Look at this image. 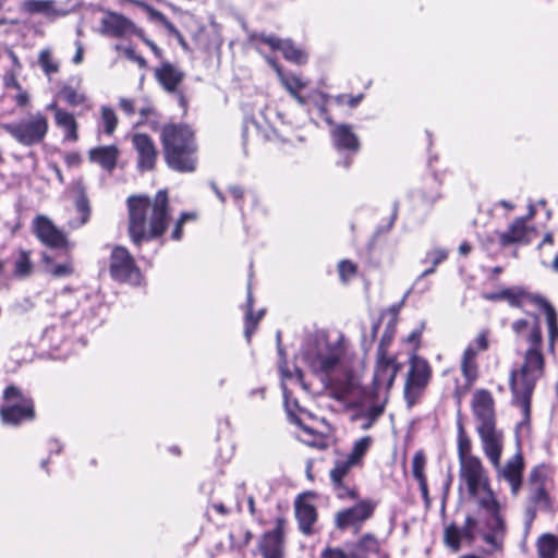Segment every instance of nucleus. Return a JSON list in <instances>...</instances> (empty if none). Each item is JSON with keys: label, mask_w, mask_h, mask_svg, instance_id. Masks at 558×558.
<instances>
[{"label": "nucleus", "mask_w": 558, "mask_h": 558, "mask_svg": "<svg viewBox=\"0 0 558 558\" xmlns=\"http://www.w3.org/2000/svg\"><path fill=\"white\" fill-rule=\"evenodd\" d=\"M482 298L490 302L506 301L510 307L520 308L531 319L519 318L511 324L513 333L523 339L527 348L522 353L521 363L509 373L511 404L522 413V424H530L532 416V398L537 383L546 372V357L543 351L544 339L541 317L530 307L545 314L548 328V349L555 351L558 340V314L554 305L542 294L531 292L527 288L513 286L497 292H486Z\"/></svg>", "instance_id": "obj_1"}, {"label": "nucleus", "mask_w": 558, "mask_h": 558, "mask_svg": "<svg viewBox=\"0 0 558 558\" xmlns=\"http://www.w3.org/2000/svg\"><path fill=\"white\" fill-rule=\"evenodd\" d=\"M126 207L128 233L136 247L165 235L172 211L167 190H159L154 197L131 195L126 199Z\"/></svg>", "instance_id": "obj_2"}, {"label": "nucleus", "mask_w": 558, "mask_h": 558, "mask_svg": "<svg viewBox=\"0 0 558 558\" xmlns=\"http://www.w3.org/2000/svg\"><path fill=\"white\" fill-rule=\"evenodd\" d=\"M160 143L167 166L177 172H193L197 167L198 145L186 123L169 122L160 129Z\"/></svg>", "instance_id": "obj_3"}, {"label": "nucleus", "mask_w": 558, "mask_h": 558, "mask_svg": "<svg viewBox=\"0 0 558 558\" xmlns=\"http://www.w3.org/2000/svg\"><path fill=\"white\" fill-rule=\"evenodd\" d=\"M472 414L483 451L496 468L500 464L504 448V433L497 429L496 403L493 393L485 388L476 389L471 399Z\"/></svg>", "instance_id": "obj_4"}, {"label": "nucleus", "mask_w": 558, "mask_h": 558, "mask_svg": "<svg viewBox=\"0 0 558 558\" xmlns=\"http://www.w3.org/2000/svg\"><path fill=\"white\" fill-rule=\"evenodd\" d=\"M37 417L36 404L29 393H25L16 385H8L2 391L0 421L3 425L19 427L31 423Z\"/></svg>", "instance_id": "obj_5"}, {"label": "nucleus", "mask_w": 558, "mask_h": 558, "mask_svg": "<svg viewBox=\"0 0 558 558\" xmlns=\"http://www.w3.org/2000/svg\"><path fill=\"white\" fill-rule=\"evenodd\" d=\"M0 128L19 144L31 147L44 143L49 131V120L45 113L37 111L16 122L1 123Z\"/></svg>", "instance_id": "obj_6"}, {"label": "nucleus", "mask_w": 558, "mask_h": 558, "mask_svg": "<svg viewBox=\"0 0 558 558\" xmlns=\"http://www.w3.org/2000/svg\"><path fill=\"white\" fill-rule=\"evenodd\" d=\"M432 378L430 363L422 356L412 355L409 360V369L403 387V398L409 408L421 401Z\"/></svg>", "instance_id": "obj_7"}, {"label": "nucleus", "mask_w": 558, "mask_h": 558, "mask_svg": "<svg viewBox=\"0 0 558 558\" xmlns=\"http://www.w3.org/2000/svg\"><path fill=\"white\" fill-rule=\"evenodd\" d=\"M554 470L549 464L539 463L533 466L527 477V502L533 511L553 509V498L548 485L553 484Z\"/></svg>", "instance_id": "obj_8"}, {"label": "nucleus", "mask_w": 558, "mask_h": 558, "mask_svg": "<svg viewBox=\"0 0 558 558\" xmlns=\"http://www.w3.org/2000/svg\"><path fill=\"white\" fill-rule=\"evenodd\" d=\"M108 269L110 278L118 283L140 286L143 274L132 253L123 245L112 247Z\"/></svg>", "instance_id": "obj_9"}, {"label": "nucleus", "mask_w": 558, "mask_h": 558, "mask_svg": "<svg viewBox=\"0 0 558 558\" xmlns=\"http://www.w3.org/2000/svg\"><path fill=\"white\" fill-rule=\"evenodd\" d=\"M377 506L378 502L372 498H357L354 505L342 508L335 513L333 525L341 532L360 533L365 523L374 517Z\"/></svg>", "instance_id": "obj_10"}, {"label": "nucleus", "mask_w": 558, "mask_h": 558, "mask_svg": "<svg viewBox=\"0 0 558 558\" xmlns=\"http://www.w3.org/2000/svg\"><path fill=\"white\" fill-rule=\"evenodd\" d=\"M478 502L481 508L488 513V518L485 520V526L488 532L483 535V539L496 550H501L507 525L501 514L500 504L493 492H489V495L481 498Z\"/></svg>", "instance_id": "obj_11"}, {"label": "nucleus", "mask_w": 558, "mask_h": 558, "mask_svg": "<svg viewBox=\"0 0 558 558\" xmlns=\"http://www.w3.org/2000/svg\"><path fill=\"white\" fill-rule=\"evenodd\" d=\"M399 371L400 364L398 363L396 355L376 354L372 379L373 396L378 397L381 389H385L386 392H389L395 384Z\"/></svg>", "instance_id": "obj_12"}, {"label": "nucleus", "mask_w": 558, "mask_h": 558, "mask_svg": "<svg viewBox=\"0 0 558 558\" xmlns=\"http://www.w3.org/2000/svg\"><path fill=\"white\" fill-rule=\"evenodd\" d=\"M184 77L185 74L170 62H163L159 68L155 69L156 81L165 92L173 94L177 97L178 104L185 116L189 110V99L180 88Z\"/></svg>", "instance_id": "obj_13"}, {"label": "nucleus", "mask_w": 558, "mask_h": 558, "mask_svg": "<svg viewBox=\"0 0 558 558\" xmlns=\"http://www.w3.org/2000/svg\"><path fill=\"white\" fill-rule=\"evenodd\" d=\"M460 471L459 475L464 481L468 493L475 497L482 489L489 495L490 489L489 478L484 469V465L478 457L469 458L466 460L459 461Z\"/></svg>", "instance_id": "obj_14"}, {"label": "nucleus", "mask_w": 558, "mask_h": 558, "mask_svg": "<svg viewBox=\"0 0 558 558\" xmlns=\"http://www.w3.org/2000/svg\"><path fill=\"white\" fill-rule=\"evenodd\" d=\"M286 526L287 519L279 515L274 529L260 535L257 548L263 558H284Z\"/></svg>", "instance_id": "obj_15"}, {"label": "nucleus", "mask_w": 558, "mask_h": 558, "mask_svg": "<svg viewBox=\"0 0 558 558\" xmlns=\"http://www.w3.org/2000/svg\"><path fill=\"white\" fill-rule=\"evenodd\" d=\"M343 355V347L328 343L324 349L308 353L306 360L314 374L328 376L338 367Z\"/></svg>", "instance_id": "obj_16"}, {"label": "nucleus", "mask_w": 558, "mask_h": 558, "mask_svg": "<svg viewBox=\"0 0 558 558\" xmlns=\"http://www.w3.org/2000/svg\"><path fill=\"white\" fill-rule=\"evenodd\" d=\"M34 233L47 247L63 251L71 250V244L65 233L58 229L53 222L45 216H38L35 219Z\"/></svg>", "instance_id": "obj_17"}, {"label": "nucleus", "mask_w": 558, "mask_h": 558, "mask_svg": "<svg viewBox=\"0 0 558 558\" xmlns=\"http://www.w3.org/2000/svg\"><path fill=\"white\" fill-rule=\"evenodd\" d=\"M100 29L104 35L113 38H123L128 35L142 36L143 33L130 19L112 11H108L101 19Z\"/></svg>", "instance_id": "obj_18"}, {"label": "nucleus", "mask_w": 558, "mask_h": 558, "mask_svg": "<svg viewBox=\"0 0 558 558\" xmlns=\"http://www.w3.org/2000/svg\"><path fill=\"white\" fill-rule=\"evenodd\" d=\"M534 228L527 225V218H515L509 225L507 230L498 233V243L500 247L511 245H527L532 241Z\"/></svg>", "instance_id": "obj_19"}, {"label": "nucleus", "mask_w": 558, "mask_h": 558, "mask_svg": "<svg viewBox=\"0 0 558 558\" xmlns=\"http://www.w3.org/2000/svg\"><path fill=\"white\" fill-rule=\"evenodd\" d=\"M307 496L315 497V494L307 492L295 498L294 512L300 532L303 535L310 536L315 533L314 524L317 522L318 512L316 507L305 499Z\"/></svg>", "instance_id": "obj_20"}, {"label": "nucleus", "mask_w": 558, "mask_h": 558, "mask_svg": "<svg viewBox=\"0 0 558 558\" xmlns=\"http://www.w3.org/2000/svg\"><path fill=\"white\" fill-rule=\"evenodd\" d=\"M132 145L137 154V169L150 171L155 168L158 151L153 138L145 133H136L132 136Z\"/></svg>", "instance_id": "obj_21"}, {"label": "nucleus", "mask_w": 558, "mask_h": 558, "mask_svg": "<svg viewBox=\"0 0 558 558\" xmlns=\"http://www.w3.org/2000/svg\"><path fill=\"white\" fill-rule=\"evenodd\" d=\"M348 558H372L381 551L380 539L371 532L361 534L354 542L345 544Z\"/></svg>", "instance_id": "obj_22"}, {"label": "nucleus", "mask_w": 558, "mask_h": 558, "mask_svg": "<svg viewBox=\"0 0 558 558\" xmlns=\"http://www.w3.org/2000/svg\"><path fill=\"white\" fill-rule=\"evenodd\" d=\"M332 145L338 151L357 154L361 143L349 124H339L331 131Z\"/></svg>", "instance_id": "obj_23"}, {"label": "nucleus", "mask_w": 558, "mask_h": 558, "mask_svg": "<svg viewBox=\"0 0 558 558\" xmlns=\"http://www.w3.org/2000/svg\"><path fill=\"white\" fill-rule=\"evenodd\" d=\"M35 269L31 251L19 250L12 263V270L4 276V286L8 287L11 280H25L29 278Z\"/></svg>", "instance_id": "obj_24"}, {"label": "nucleus", "mask_w": 558, "mask_h": 558, "mask_svg": "<svg viewBox=\"0 0 558 558\" xmlns=\"http://www.w3.org/2000/svg\"><path fill=\"white\" fill-rule=\"evenodd\" d=\"M120 150L117 145L97 146L88 150L89 161L109 173L117 168Z\"/></svg>", "instance_id": "obj_25"}, {"label": "nucleus", "mask_w": 558, "mask_h": 558, "mask_svg": "<svg viewBox=\"0 0 558 558\" xmlns=\"http://www.w3.org/2000/svg\"><path fill=\"white\" fill-rule=\"evenodd\" d=\"M524 470L523 457L519 453L509 460L501 470L504 478L509 483L512 495L517 496L522 486V474Z\"/></svg>", "instance_id": "obj_26"}, {"label": "nucleus", "mask_w": 558, "mask_h": 558, "mask_svg": "<svg viewBox=\"0 0 558 558\" xmlns=\"http://www.w3.org/2000/svg\"><path fill=\"white\" fill-rule=\"evenodd\" d=\"M65 252V259L63 263H56L53 258L44 253L41 256V262L44 264L45 270L53 278H65L71 277L75 272V267L73 264V258L70 251Z\"/></svg>", "instance_id": "obj_27"}, {"label": "nucleus", "mask_w": 558, "mask_h": 558, "mask_svg": "<svg viewBox=\"0 0 558 558\" xmlns=\"http://www.w3.org/2000/svg\"><path fill=\"white\" fill-rule=\"evenodd\" d=\"M50 108L54 109L56 124L64 131V138L71 142L78 140V124L73 113L51 105Z\"/></svg>", "instance_id": "obj_28"}, {"label": "nucleus", "mask_w": 558, "mask_h": 558, "mask_svg": "<svg viewBox=\"0 0 558 558\" xmlns=\"http://www.w3.org/2000/svg\"><path fill=\"white\" fill-rule=\"evenodd\" d=\"M460 368L463 378H466L465 387L475 384L478 378L477 350L472 344L463 351Z\"/></svg>", "instance_id": "obj_29"}, {"label": "nucleus", "mask_w": 558, "mask_h": 558, "mask_svg": "<svg viewBox=\"0 0 558 558\" xmlns=\"http://www.w3.org/2000/svg\"><path fill=\"white\" fill-rule=\"evenodd\" d=\"M121 3L134 4L144 10L151 21L161 24L171 35L181 37V33L177 26L160 11L156 10L153 5L144 0H120Z\"/></svg>", "instance_id": "obj_30"}, {"label": "nucleus", "mask_w": 558, "mask_h": 558, "mask_svg": "<svg viewBox=\"0 0 558 558\" xmlns=\"http://www.w3.org/2000/svg\"><path fill=\"white\" fill-rule=\"evenodd\" d=\"M20 10L27 15L41 14L48 19L59 15L53 0H24L20 4Z\"/></svg>", "instance_id": "obj_31"}, {"label": "nucleus", "mask_w": 558, "mask_h": 558, "mask_svg": "<svg viewBox=\"0 0 558 558\" xmlns=\"http://www.w3.org/2000/svg\"><path fill=\"white\" fill-rule=\"evenodd\" d=\"M298 425L302 432L300 440L304 445L318 450H326L329 447L328 436L325 433L315 430L302 423L301 420H298Z\"/></svg>", "instance_id": "obj_32"}, {"label": "nucleus", "mask_w": 558, "mask_h": 558, "mask_svg": "<svg viewBox=\"0 0 558 558\" xmlns=\"http://www.w3.org/2000/svg\"><path fill=\"white\" fill-rule=\"evenodd\" d=\"M336 497L340 500H356L360 496L359 487L353 478H329Z\"/></svg>", "instance_id": "obj_33"}, {"label": "nucleus", "mask_w": 558, "mask_h": 558, "mask_svg": "<svg viewBox=\"0 0 558 558\" xmlns=\"http://www.w3.org/2000/svg\"><path fill=\"white\" fill-rule=\"evenodd\" d=\"M440 185L436 177L426 178L417 192L422 203L434 205L441 197Z\"/></svg>", "instance_id": "obj_34"}, {"label": "nucleus", "mask_w": 558, "mask_h": 558, "mask_svg": "<svg viewBox=\"0 0 558 558\" xmlns=\"http://www.w3.org/2000/svg\"><path fill=\"white\" fill-rule=\"evenodd\" d=\"M374 442V439L372 436L366 435L359 439H356L353 442V446L347 456V459L350 460L352 463H354L357 466H363L364 459L369 451L372 445Z\"/></svg>", "instance_id": "obj_35"}, {"label": "nucleus", "mask_w": 558, "mask_h": 558, "mask_svg": "<svg viewBox=\"0 0 558 558\" xmlns=\"http://www.w3.org/2000/svg\"><path fill=\"white\" fill-rule=\"evenodd\" d=\"M59 93L62 100L70 107L82 106L87 110L92 107L85 93L81 92L77 87L65 84L60 88Z\"/></svg>", "instance_id": "obj_36"}, {"label": "nucleus", "mask_w": 558, "mask_h": 558, "mask_svg": "<svg viewBox=\"0 0 558 558\" xmlns=\"http://www.w3.org/2000/svg\"><path fill=\"white\" fill-rule=\"evenodd\" d=\"M538 558H558V538L551 533L542 534L536 542Z\"/></svg>", "instance_id": "obj_37"}, {"label": "nucleus", "mask_w": 558, "mask_h": 558, "mask_svg": "<svg viewBox=\"0 0 558 558\" xmlns=\"http://www.w3.org/2000/svg\"><path fill=\"white\" fill-rule=\"evenodd\" d=\"M457 451L459 461L466 460L469 458H475L476 456L472 454L471 438L469 437L461 418H459L457 422Z\"/></svg>", "instance_id": "obj_38"}, {"label": "nucleus", "mask_w": 558, "mask_h": 558, "mask_svg": "<svg viewBox=\"0 0 558 558\" xmlns=\"http://www.w3.org/2000/svg\"><path fill=\"white\" fill-rule=\"evenodd\" d=\"M449 256V251L442 247H436L426 252L425 257L422 259V264H429V267L424 269L422 277H427L436 271L438 265L444 263Z\"/></svg>", "instance_id": "obj_39"}, {"label": "nucleus", "mask_w": 558, "mask_h": 558, "mask_svg": "<svg viewBox=\"0 0 558 558\" xmlns=\"http://www.w3.org/2000/svg\"><path fill=\"white\" fill-rule=\"evenodd\" d=\"M387 398L383 403H377L368 407L366 410L360 411L354 415V420L356 418H365V423L362 424V429L366 430L371 428L376 421L384 414L386 407Z\"/></svg>", "instance_id": "obj_40"}, {"label": "nucleus", "mask_w": 558, "mask_h": 558, "mask_svg": "<svg viewBox=\"0 0 558 558\" xmlns=\"http://www.w3.org/2000/svg\"><path fill=\"white\" fill-rule=\"evenodd\" d=\"M268 62L274 66V69L278 72L281 77V82L286 89L290 93V95H296L298 92H301L305 87V82L301 80V77L296 75H283L281 73L280 66L277 64L275 60L268 59Z\"/></svg>", "instance_id": "obj_41"}, {"label": "nucleus", "mask_w": 558, "mask_h": 558, "mask_svg": "<svg viewBox=\"0 0 558 558\" xmlns=\"http://www.w3.org/2000/svg\"><path fill=\"white\" fill-rule=\"evenodd\" d=\"M10 57L12 60V68L4 73L3 85L5 88L21 89L22 85L17 81V72L21 70L22 65L14 52L11 51Z\"/></svg>", "instance_id": "obj_42"}, {"label": "nucleus", "mask_w": 558, "mask_h": 558, "mask_svg": "<svg viewBox=\"0 0 558 558\" xmlns=\"http://www.w3.org/2000/svg\"><path fill=\"white\" fill-rule=\"evenodd\" d=\"M265 310H259L257 312L253 311H246L245 317H244V336L246 340L250 342L252 339V336L256 331L259 322L265 315Z\"/></svg>", "instance_id": "obj_43"}, {"label": "nucleus", "mask_w": 558, "mask_h": 558, "mask_svg": "<svg viewBox=\"0 0 558 558\" xmlns=\"http://www.w3.org/2000/svg\"><path fill=\"white\" fill-rule=\"evenodd\" d=\"M100 124L104 133L111 136L118 125V117L114 110L108 106H102L100 109Z\"/></svg>", "instance_id": "obj_44"}, {"label": "nucleus", "mask_w": 558, "mask_h": 558, "mask_svg": "<svg viewBox=\"0 0 558 558\" xmlns=\"http://www.w3.org/2000/svg\"><path fill=\"white\" fill-rule=\"evenodd\" d=\"M280 51L288 61L296 64H304L307 61V54L290 40L284 41Z\"/></svg>", "instance_id": "obj_45"}, {"label": "nucleus", "mask_w": 558, "mask_h": 558, "mask_svg": "<svg viewBox=\"0 0 558 558\" xmlns=\"http://www.w3.org/2000/svg\"><path fill=\"white\" fill-rule=\"evenodd\" d=\"M339 279L343 284H348L357 276V265L350 259H341L337 265Z\"/></svg>", "instance_id": "obj_46"}, {"label": "nucleus", "mask_w": 558, "mask_h": 558, "mask_svg": "<svg viewBox=\"0 0 558 558\" xmlns=\"http://www.w3.org/2000/svg\"><path fill=\"white\" fill-rule=\"evenodd\" d=\"M75 209L76 213L80 215V225H85L88 222L90 218V205L88 197L84 191V189H81L76 198H75Z\"/></svg>", "instance_id": "obj_47"}, {"label": "nucleus", "mask_w": 558, "mask_h": 558, "mask_svg": "<svg viewBox=\"0 0 558 558\" xmlns=\"http://www.w3.org/2000/svg\"><path fill=\"white\" fill-rule=\"evenodd\" d=\"M461 531L454 523L446 526L444 533V542L447 547H449L452 551H459L461 548Z\"/></svg>", "instance_id": "obj_48"}, {"label": "nucleus", "mask_w": 558, "mask_h": 558, "mask_svg": "<svg viewBox=\"0 0 558 558\" xmlns=\"http://www.w3.org/2000/svg\"><path fill=\"white\" fill-rule=\"evenodd\" d=\"M427 459L425 452L421 449L415 451L412 459V474L416 481L427 480L425 474Z\"/></svg>", "instance_id": "obj_49"}, {"label": "nucleus", "mask_w": 558, "mask_h": 558, "mask_svg": "<svg viewBox=\"0 0 558 558\" xmlns=\"http://www.w3.org/2000/svg\"><path fill=\"white\" fill-rule=\"evenodd\" d=\"M38 64L41 68L43 72L50 76L59 72V64L53 60L52 53L49 49H43L38 56Z\"/></svg>", "instance_id": "obj_50"}, {"label": "nucleus", "mask_w": 558, "mask_h": 558, "mask_svg": "<svg viewBox=\"0 0 558 558\" xmlns=\"http://www.w3.org/2000/svg\"><path fill=\"white\" fill-rule=\"evenodd\" d=\"M197 215L195 213H181L174 222L173 229L170 234L172 241H181L183 238V227L185 222L190 220H196Z\"/></svg>", "instance_id": "obj_51"}, {"label": "nucleus", "mask_w": 558, "mask_h": 558, "mask_svg": "<svg viewBox=\"0 0 558 558\" xmlns=\"http://www.w3.org/2000/svg\"><path fill=\"white\" fill-rule=\"evenodd\" d=\"M356 465L347 458L343 460H337L329 471V478H341L350 477V472Z\"/></svg>", "instance_id": "obj_52"}, {"label": "nucleus", "mask_w": 558, "mask_h": 558, "mask_svg": "<svg viewBox=\"0 0 558 558\" xmlns=\"http://www.w3.org/2000/svg\"><path fill=\"white\" fill-rule=\"evenodd\" d=\"M465 385H466V378H464L463 381H461L460 378L457 376L453 378L452 397H453L456 403L458 404V407H460L462 404L463 398L472 389L474 384H470L468 386V388L465 387Z\"/></svg>", "instance_id": "obj_53"}, {"label": "nucleus", "mask_w": 558, "mask_h": 558, "mask_svg": "<svg viewBox=\"0 0 558 558\" xmlns=\"http://www.w3.org/2000/svg\"><path fill=\"white\" fill-rule=\"evenodd\" d=\"M365 98L364 93H360L357 95L351 94H339L335 97V102L338 106H347L351 109L356 108Z\"/></svg>", "instance_id": "obj_54"}, {"label": "nucleus", "mask_w": 558, "mask_h": 558, "mask_svg": "<svg viewBox=\"0 0 558 558\" xmlns=\"http://www.w3.org/2000/svg\"><path fill=\"white\" fill-rule=\"evenodd\" d=\"M251 40L255 43L265 44L270 47L271 50H281L284 41L275 35L265 34H253Z\"/></svg>", "instance_id": "obj_55"}, {"label": "nucleus", "mask_w": 558, "mask_h": 558, "mask_svg": "<svg viewBox=\"0 0 558 558\" xmlns=\"http://www.w3.org/2000/svg\"><path fill=\"white\" fill-rule=\"evenodd\" d=\"M477 527V520L472 515H466L463 526L460 529L461 536L469 543L475 541V530Z\"/></svg>", "instance_id": "obj_56"}, {"label": "nucleus", "mask_w": 558, "mask_h": 558, "mask_svg": "<svg viewBox=\"0 0 558 558\" xmlns=\"http://www.w3.org/2000/svg\"><path fill=\"white\" fill-rule=\"evenodd\" d=\"M393 337V330H389V328H386L379 340L376 354H389V347L392 343Z\"/></svg>", "instance_id": "obj_57"}, {"label": "nucleus", "mask_w": 558, "mask_h": 558, "mask_svg": "<svg viewBox=\"0 0 558 558\" xmlns=\"http://www.w3.org/2000/svg\"><path fill=\"white\" fill-rule=\"evenodd\" d=\"M319 558H348L347 548L328 545L322 550Z\"/></svg>", "instance_id": "obj_58"}, {"label": "nucleus", "mask_w": 558, "mask_h": 558, "mask_svg": "<svg viewBox=\"0 0 558 558\" xmlns=\"http://www.w3.org/2000/svg\"><path fill=\"white\" fill-rule=\"evenodd\" d=\"M229 193L233 198L234 203L242 207L245 198V190L240 185H231L229 186Z\"/></svg>", "instance_id": "obj_59"}, {"label": "nucleus", "mask_w": 558, "mask_h": 558, "mask_svg": "<svg viewBox=\"0 0 558 558\" xmlns=\"http://www.w3.org/2000/svg\"><path fill=\"white\" fill-rule=\"evenodd\" d=\"M119 107L126 116H133L135 113V106L133 99L121 98L119 101Z\"/></svg>", "instance_id": "obj_60"}, {"label": "nucleus", "mask_w": 558, "mask_h": 558, "mask_svg": "<svg viewBox=\"0 0 558 558\" xmlns=\"http://www.w3.org/2000/svg\"><path fill=\"white\" fill-rule=\"evenodd\" d=\"M209 506L221 517H226L231 513V509L228 508L222 501L210 500Z\"/></svg>", "instance_id": "obj_61"}, {"label": "nucleus", "mask_w": 558, "mask_h": 558, "mask_svg": "<svg viewBox=\"0 0 558 558\" xmlns=\"http://www.w3.org/2000/svg\"><path fill=\"white\" fill-rule=\"evenodd\" d=\"M16 90H17V94L14 97L16 106L20 108H24V107L28 106V104H29L28 93L26 90H24L22 86H21V89H16Z\"/></svg>", "instance_id": "obj_62"}, {"label": "nucleus", "mask_w": 558, "mask_h": 558, "mask_svg": "<svg viewBox=\"0 0 558 558\" xmlns=\"http://www.w3.org/2000/svg\"><path fill=\"white\" fill-rule=\"evenodd\" d=\"M417 483H418V487H420L421 495L424 500L425 507L429 508L430 504H432V499L429 497L427 480L417 481Z\"/></svg>", "instance_id": "obj_63"}, {"label": "nucleus", "mask_w": 558, "mask_h": 558, "mask_svg": "<svg viewBox=\"0 0 558 558\" xmlns=\"http://www.w3.org/2000/svg\"><path fill=\"white\" fill-rule=\"evenodd\" d=\"M472 345L475 348V350H477V353H478L480 351H485V350H487V349H488L489 343H488V338H487L486 333H484V332L480 333V335L475 338V340H474V344H472Z\"/></svg>", "instance_id": "obj_64"}]
</instances>
